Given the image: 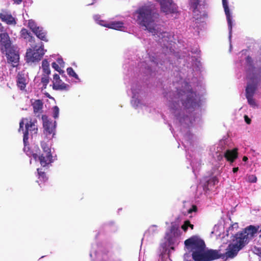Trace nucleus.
<instances>
[{"label":"nucleus","instance_id":"nucleus-1","mask_svg":"<svg viewBox=\"0 0 261 261\" xmlns=\"http://www.w3.org/2000/svg\"><path fill=\"white\" fill-rule=\"evenodd\" d=\"M178 74L179 77H176V79L173 81V85L176 89V94L169 93L166 96L181 133L189 141L192 135L188 129L200 119L199 117L192 119V112L200 107L201 99L199 94L192 91L191 85L188 84L187 80H183L179 73L176 75Z\"/></svg>","mask_w":261,"mask_h":261},{"label":"nucleus","instance_id":"nucleus-2","mask_svg":"<svg viewBox=\"0 0 261 261\" xmlns=\"http://www.w3.org/2000/svg\"><path fill=\"white\" fill-rule=\"evenodd\" d=\"M247 50H243L240 54V62L241 66L244 67L246 72V98L249 105L255 108L257 103L253 96L261 82V68L247 55Z\"/></svg>","mask_w":261,"mask_h":261},{"label":"nucleus","instance_id":"nucleus-3","mask_svg":"<svg viewBox=\"0 0 261 261\" xmlns=\"http://www.w3.org/2000/svg\"><path fill=\"white\" fill-rule=\"evenodd\" d=\"M137 20L140 25L144 27L152 35H155L158 26L155 22L159 14L155 13L154 5L148 2L140 7L134 14Z\"/></svg>","mask_w":261,"mask_h":261},{"label":"nucleus","instance_id":"nucleus-4","mask_svg":"<svg viewBox=\"0 0 261 261\" xmlns=\"http://www.w3.org/2000/svg\"><path fill=\"white\" fill-rule=\"evenodd\" d=\"M258 229V226L249 225L242 231L237 233L234 236L233 242L242 249L254 238Z\"/></svg>","mask_w":261,"mask_h":261},{"label":"nucleus","instance_id":"nucleus-5","mask_svg":"<svg viewBox=\"0 0 261 261\" xmlns=\"http://www.w3.org/2000/svg\"><path fill=\"white\" fill-rule=\"evenodd\" d=\"M25 124V130L23 133V144L24 147L29 145V138L30 136L33 138L35 135H36L38 128L36 125V121H32V120H29L27 118H23L19 123V131L23 128V125Z\"/></svg>","mask_w":261,"mask_h":261},{"label":"nucleus","instance_id":"nucleus-6","mask_svg":"<svg viewBox=\"0 0 261 261\" xmlns=\"http://www.w3.org/2000/svg\"><path fill=\"white\" fill-rule=\"evenodd\" d=\"M127 93L132 96L131 104L134 108L137 109L142 107L143 92L140 85L137 82H134L130 84Z\"/></svg>","mask_w":261,"mask_h":261},{"label":"nucleus","instance_id":"nucleus-7","mask_svg":"<svg viewBox=\"0 0 261 261\" xmlns=\"http://www.w3.org/2000/svg\"><path fill=\"white\" fill-rule=\"evenodd\" d=\"M154 36L155 39L162 45L163 47H166L167 49L169 48L170 52H172L171 43L173 40H175L173 36L167 32L164 31L161 27H158L156 29V32ZM168 51V50H166Z\"/></svg>","mask_w":261,"mask_h":261},{"label":"nucleus","instance_id":"nucleus-8","mask_svg":"<svg viewBox=\"0 0 261 261\" xmlns=\"http://www.w3.org/2000/svg\"><path fill=\"white\" fill-rule=\"evenodd\" d=\"M46 50L44 49V45L41 42L36 45L33 49L29 48L27 50L25 55V60L28 63H32L40 61Z\"/></svg>","mask_w":261,"mask_h":261},{"label":"nucleus","instance_id":"nucleus-9","mask_svg":"<svg viewBox=\"0 0 261 261\" xmlns=\"http://www.w3.org/2000/svg\"><path fill=\"white\" fill-rule=\"evenodd\" d=\"M93 18L97 24L101 26L121 31H124L125 30V27L123 20H117L115 19H113L111 20L107 21L101 19V16L99 15H94Z\"/></svg>","mask_w":261,"mask_h":261},{"label":"nucleus","instance_id":"nucleus-10","mask_svg":"<svg viewBox=\"0 0 261 261\" xmlns=\"http://www.w3.org/2000/svg\"><path fill=\"white\" fill-rule=\"evenodd\" d=\"M1 50L6 54L9 63L11 64L13 67H16L18 65L19 55L16 48L11 46V41L8 46H6L5 49Z\"/></svg>","mask_w":261,"mask_h":261},{"label":"nucleus","instance_id":"nucleus-11","mask_svg":"<svg viewBox=\"0 0 261 261\" xmlns=\"http://www.w3.org/2000/svg\"><path fill=\"white\" fill-rule=\"evenodd\" d=\"M43 121V127L44 129V133L47 136H51L53 138L55 135V131L56 128V122L53 121L51 119L48 118L46 115L42 116ZM48 138H50L49 136Z\"/></svg>","mask_w":261,"mask_h":261},{"label":"nucleus","instance_id":"nucleus-12","mask_svg":"<svg viewBox=\"0 0 261 261\" xmlns=\"http://www.w3.org/2000/svg\"><path fill=\"white\" fill-rule=\"evenodd\" d=\"M190 5L191 8L192 9L194 14V18L195 19L196 21L195 23L197 24L195 26V28H197L196 30L199 33V26L198 25L199 23V19H200V22H201V25H203L205 24L204 23L203 21H201V19L202 18V16H204V13H202L201 12H199L198 9V0H190Z\"/></svg>","mask_w":261,"mask_h":261},{"label":"nucleus","instance_id":"nucleus-13","mask_svg":"<svg viewBox=\"0 0 261 261\" xmlns=\"http://www.w3.org/2000/svg\"><path fill=\"white\" fill-rule=\"evenodd\" d=\"M185 245L187 247H191L194 251H204L205 244L201 240L194 237H191L185 241Z\"/></svg>","mask_w":261,"mask_h":261},{"label":"nucleus","instance_id":"nucleus-14","mask_svg":"<svg viewBox=\"0 0 261 261\" xmlns=\"http://www.w3.org/2000/svg\"><path fill=\"white\" fill-rule=\"evenodd\" d=\"M43 151L38 156L41 165L46 167L53 162L51 148H42Z\"/></svg>","mask_w":261,"mask_h":261},{"label":"nucleus","instance_id":"nucleus-15","mask_svg":"<svg viewBox=\"0 0 261 261\" xmlns=\"http://www.w3.org/2000/svg\"><path fill=\"white\" fill-rule=\"evenodd\" d=\"M223 6L224 9L225 13L226 16V19L228 23V29H229V39L230 41L231 37V32H232V16L230 13L228 3L226 0H222ZM232 48V45L231 44V42H230V51L231 50Z\"/></svg>","mask_w":261,"mask_h":261},{"label":"nucleus","instance_id":"nucleus-16","mask_svg":"<svg viewBox=\"0 0 261 261\" xmlns=\"http://www.w3.org/2000/svg\"><path fill=\"white\" fill-rule=\"evenodd\" d=\"M53 89L56 90H68L69 86L64 83L58 74H55L53 77Z\"/></svg>","mask_w":261,"mask_h":261},{"label":"nucleus","instance_id":"nucleus-17","mask_svg":"<svg viewBox=\"0 0 261 261\" xmlns=\"http://www.w3.org/2000/svg\"><path fill=\"white\" fill-rule=\"evenodd\" d=\"M10 40L8 33L6 32L4 27L0 23V48L4 49L6 46H8Z\"/></svg>","mask_w":261,"mask_h":261},{"label":"nucleus","instance_id":"nucleus-18","mask_svg":"<svg viewBox=\"0 0 261 261\" xmlns=\"http://www.w3.org/2000/svg\"><path fill=\"white\" fill-rule=\"evenodd\" d=\"M0 18L2 21L7 24L15 25L16 24V18L13 17L10 12L6 10H2L0 13Z\"/></svg>","mask_w":261,"mask_h":261},{"label":"nucleus","instance_id":"nucleus-19","mask_svg":"<svg viewBox=\"0 0 261 261\" xmlns=\"http://www.w3.org/2000/svg\"><path fill=\"white\" fill-rule=\"evenodd\" d=\"M29 82L27 74L24 71L19 72L17 76V85L21 90H24Z\"/></svg>","mask_w":261,"mask_h":261},{"label":"nucleus","instance_id":"nucleus-20","mask_svg":"<svg viewBox=\"0 0 261 261\" xmlns=\"http://www.w3.org/2000/svg\"><path fill=\"white\" fill-rule=\"evenodd\" d=\"M242 249L238 245L234 243L229 244L227 248V251L225 254V257L226 258H233L236 256L238 252Z\"/></svg>","mask_w":261,"mask_h":261},{"label":"nucleus","instance_id":"nucleus-21","mask_svg":"<svg viewBox=\"0 0 261 261\" xmlns=\"http://www.w3.org/2000/svg\"><path fill=\"white\" fill-rule=\"evenodd\" d=\"M206 261H211L219 258H224L225 255L220 253L219 250L210 249L206 251Z\"/></svg>","mask_w":261,"mask_h":261},{"label":"nucleus","instance_id":"nucleus-22","mask_svg":"<svg viewBox=\"0 0 261 261\" xmlns=\"http://www.w3.org/2000/svg\"><path fill=\"white\" fill-rule=\"evenodd\" d=\"M224 157L230 163H233L238 158V148H234L232 150L227 149L224 153Z\"/></svg>","mask_w":261,"mask_h":261},{"label":"nucleus","instance_id":"nucleus-23","mask_svg":"<svg viewBox=\"0 0 261 261\" xmlns=\"http://www.w3.org/2000/svg\"><path fill=\"white\" fill-rule=\"evenodd\" d=\"M192 255L195 261H206V251H193Z\"/></svg>","mask_w":261,"mask_h":261},{"label":"nucleus","instance_id":"nucleus-24","mask_svg":"<svg viewBox=\"0 0 261 261\" xmlns=\"http://www.w3.org/2000/svg\"><path fill=\"white\" fill-rule=\"evenodd\" d=\"M31 104L33 106L34 112L35 113H40L43 107V102L39 99L31 100Z\"/></svg>","mask_w":261,"mask_h":261},{"label":"nucleus","instance_id":"nucleus-25","mask_svg":"<svg viewBox=\"0 0 261 261\" xmlns=\"http://www.w3.org/2000/svg\"><path fill=\"white\" fill-rule=\"evenodd\" d=\"M34 33L36 35V36L39 38L40 39L47 42L48 40L46 38V31L42 28L39 27L34 32Z\"/></svg>","mask_w":261,"mask_h":261},{"label":"nucleus","instance_id":"nucleus-26","mask_svg":"<svg viewBox=\"0 0 261 261\" xmlns=\"http://www.w3.org/2000/svg\"><path fill=\"white\" fill-rule=\"evenodd\" d=\"M41 68L43 71L42 74L50 75V70L49 67V62L46 59L42 62Z\"/></svg>","mask_w":261,"mask_h":261},{"label":"nucleus","instance_id":"nucleus-27","mask_svg":"<svg viewBox=\"0 0 261 261\" xmlns=\"http://www.w3.org/2000/svg\"><path fill=\"white\" fill-rule=\"evenodd\" d=\"M146 65L147 63L146 62H140L139 64V67L140 68V72L141 73H144L148 75L151 73L152 70L148 66H147V68Z\"/></svg>","mask_w":261,"mask_h":261},{"label":"nucleus","instance_id":"nucleus-28","mask_svg":"<svg viewBox=\"0 0 261 261\" xmlns=\"http://www.w3.org/2000/svg\"><path fill=\"white\" fill-rule=\"evenodd\" d=\"M20 36L21 38L30 41L32 39L31 33L26 29H22L20 31Z\"/></svg>","mask_w":261,"mask_h":261},{"label":"nucleus","instance_id":"nucleus-29","mask_svg":"<svg viewBox=\"0 0 261 261\" xmlns=\"http://www.w3.org/2000/svg\"><path fill=\"white\" fill-rule=\"evenodd\" d=\"M32 148H23V151L29 156H33L34 159L36 160L38 158V154L34 152L32 150Z\"/></svg>","mask_w":261,"mask_h":261},{"label":"nucleus","instance_id":"nucleus-30","mask_svg":"<svg viewBox=\"0 0 261 261\" xmlns=\"http://www.w3.org/2000/svg\"><path fill=\"white\" fill-rule=\"evenodd\" d=\"M49 75L42 74L41 77V83L43 85L42 88L45 89L49 82Z\"/></svg>","mask_w":261,"mask_h":261},{"label":"nucleus","instance_id":"nucleus-31","mask_svg":"<svg viewBox=\"0 0 261 261\" xmlns=\"http://www.w3.org/2000/svg\"><path fill=\"white\" fill-rule=\"evenodd\" d=\"M67 72L70 76L74 77L77 80V82H80V79H79L78 75L75 72L72 68L68 67L67 69ZM76 82H77V81Z\"/></svg>","mask_w":261,"mask_h":261},{"label":"nucleus","instance_id":"nucleus-32","mask_svg":"<svg viewBox=\"0 0 261 261\" xmlns=\"http://www.w3.org/2000/svg\"><path fill=\"white\" fill-rule=\"evenodd\" d=\"M170 231V233L172 234L173 237H176L179 235V230L178 226L176 225H172Z\"/></svg>","mask_w":261,"mask_h":261},{"label":"nucleus","instance_id":"nucleus-33","mask_svg":"<svg viewBox=\"0 0 261 261\" xmlns=\"http://www.w3.org/2000/svg\"><path fill=\"white\" fill-rule=\"evenodd\" d=\"M28 27L32 30L33 33L39 27L36 22L32 19L29 20L28 21Z\"/></svg>","mask_w":261,"mask_h":261},{"label":"nucleus","instance_id":"nucleus-34","mask_svg":"<svg viewBox=\"0 0 261 261\" xmlns=\"http://www.w3.org/2000/svg\"><path fill=\"white\" fill-rule=\"evenodd\" d=\"M230 139L228 137H224L223 139L220 141V147H224V146L229 145Z\"/></svg>","mask_w":261,"mask_h":261},{"label":"nucleus","instance_id":"nucleus-35","mask_svg":"<svg viewBox=\"0 0 261 261\" xmlns=\"http://www.w3.org/2000/svg\"><path fill=\"white\" fill-rule=\"evenodd\" d=\"M150 62L151 63V66H153L154 65H158L159 66V64L162 65L163 64H164L165 63V61H158V59H156V58H154V57H152L151 58L150 57Z\"/></svg>","mask_w":261,"mask_h":261},{"label":"nucleus","instance_id":"nucleus-36","mask_svg":"<svg viewBox=\"0 0 261 261\" xmlns=\"http://www.w3.org/2000/svg\"><path fill=\"white\" fill-rule=\"evenodd\" d=\"M52 114L55 119L59 117V108L57 106H54L52 108Z\"/></svg>","mask_w":261,"mask_h":261},{"label":"nucleus","instance_id":"nucleus-37","mask_svg":"<svg viewBox=\"0 0 261 261\" xmlns=\"http://www.w3.org/2000/svg\"><path fill=\"white\" fill-rule=\"evenodd\" d=\"M246 180L250 183H255L257 181V177L255 175H248L247 176Z\"/></svg>","mask_w":261,"mask_h":261},{"label":"nucleus","instance_id":"nucleus-38","mask_svg":"<svg viewBox=\"0 0 261 261\" xmlns=\"http://www.w3.org/2000/svg\"><path fill=\"white\" fill-rule=\"evenodd\" d=\"M37 172L39 176V178H41L43 181H46L47 179L46 174L44 172L42 171L39 169H37Z\"/></svg>","mask_w":261,"mask_h":261},{"label":"nucleus","instance_id":"nucleus-39","mask_svg":"<svg viewBox=\"0 0 261 261\" xmlns=\"http://www.w3.org/2000/svg\"><path fill=\"white\" fill-rule=\"evenodd\" d=\"M51 65L52 67L59 72L61 73L62 71V70L61 69V67L56 62H53Z\"/></svg>","mask_w":261,"mask_h":261},{"label":"nucleus","instance_id":"nucleus-40","mask_svg":"<svg viewBox=\"0 0 261 261\" xmlns=\"http://www.w3.org/2000/svg\"><path fill=\"white\" fill-rule=\"evenodd\" d=\"M188 224H190V221L186 220L184 222V224L181 226V229L185 231L186 232L189 227Z\"/></svg>","mask_w":261,"mask_h":261},{"label":"nucleus","instance_id":"nucleus-41","mask_svg":"<svg viewBox=\"0 0 261 261\" xmlns=\"http://www.w3.org/2000/svg\"><path fill=\"white\" fill-rule=\"evenodd\" d=\"M197 211V207L195 205H192V207L188 211V214H191L193 212H196Z\"/></svg>","mask_w":261,"mask_h":261},{"label":"nucleus","instance_id":"nucleus-42","mask_svg":"<svg viewBox=\"0 0 261 261\" xmlns=\"http://www.w3.org/2000/svg\"><path fill=\"white\" fill-rule=\"evenodd\" d=\"M57 63L61 67H64V62L61 58H58L57 59Z\"/></svg>","mask_w":261,"mask_h":261},{"label":"nucleus","instance_id":"nucleus-43","mask_svg":"<svg viewBox=\"0 0 261 261\" xmlns=\"http://www.w3.org/2000/svg\"><path fill=\"white\" fill-rule=\"evenodd\" d=\"M244 120L246 122V123L248 124H250L251 122V119L249 118L248 116L247 115L244 116Z\"/></svg>","mask_w":261,"mask_h":261},{"label":"nucleus","instance_id":"nucleus-44","mask_svg":"<svg viewBox=\"0 0 261 261\" xmlns=\"http://www.w3.org/2000/svg\"><path fill=\"white\" fill-rule=\"evenodd\" d=\"M255 251L256 254H257L259 256H261V248H255Z\"/></svg>","mask_w":261,"mask_h":261},{"label":"nucleus","instance_id":"nucleus-45","mask_svg":"<svg viewBox=\"0 0 261 261\" xmlns=\"http://www.w3.org/2000/svg\"><path fill=\"white\" fill-rule=\"evenodd\" d=\"M22 0H13L15 4H20L22 2Z\"/></svg>","mask_w":261,"mask_h":261},{"label":"nucleus","instance_id":"nucleus-46","mask_svg":"<svg viewBox=\"0 0 261 261\" xmlns=\"http://www.w3.org/2000/svg\"><path fill=\"white\" fill-rule=\"evenodd\" d=\"M238 170H239L238 167H234L232 169V171L233 173H236V172H238Z\"/></svg>","mask_w":261,"mask_h":261},{"label":"nucleus","instance_id":"nucleus-47","mask_svg":"<svg viewBox=\"0 0 261 261\" xmlns=\"http://www.w3.org/2000/svg\"><path fill=\"white\" fill-rule=\"evenodd\" d=\"M242 160L244 162H247L248 159L246 156H244Z\"/></svg>","mask_w":261,"mask_h":261},{"label":"nucleus","instance_id":"nucleus-48","mask_svg":"<svg viewBox=\"0 0 261 261\" xmlns=\"http://www.w3.org/2000/svg\"><path fill=\"white\" fill-rule=\"evenodd\" d=\"M189 225V227L191 229H193L194 228V225L192 224H191V223L190 222V224H188Z\"/></svg>","mask_w":261,"mask_h":261},{"label":"nucleus","instance_id":"nucleus-49","mask_svg":"<svg viewBox=\"0 0 261 261\" xmlns=\"http://www.w3.org/2000/svg\"><path fill=\"white\" fill-rule=\"evenodd\" d=\"M191 51L195 54H198V52H199L198 49L197 48H196L195 50H194V51L192 50Z\"/></svg>","mask_w":261,"mask_h":261},{"label":"nucleus","instance_id":"nucleus-50","mask_svg":"<svg viewBox=\"0 0 261 261\" xmlns=\"http://www.w3.org/2000/svg\"><path fill=\"white\" fill-rule=\"evenodd\" d=\"M4 79L3 76L0 75V82H1Z\"/></svg>","mask_w":261,"mask_h":261},{"label":"nucleus","instance_id":"nucleus-51","mask_svg":"<svg viewBox=\"0 0 261 261\" xmlns=\"http://www.w3.org/2000/svg\"><path fill=\"white\" fill-rule=\"evenodd\" d=\"M51 145V144H46V146Z\"/></svg>","mask_w":261,"mask_h":261},{"label":"nucleus","instance_id":"nucleus-52","mask_svg":"<svg viewBox=\"0 0 261 261\" xmlns=\"http://www.w3.org/2000/svg\"><path fill=\"white\" fill-rule=\"evenodd\" d=\"M156 227V226H155V225H153V226H152V227Z\"/></svg>","mask_w":261,"mask_h":261},{"label":"nucleus","instance_id":"nucleus-53","mask_svg":"<svg viewBox=\"0 0 261 261\" xmlns=\"http://www.w3.org/2000/svg\"><path fill=\"white\" fill-rule=\"evenodd\" d=\"M42 147H45L44 145L42 144Z\"/></svg>","mask_w":261,"mask_h":261},{"label":"nucleus","instance_id":"nucleus-54","mask_svg":"<svg viewBox=\"0 0 261 261\" xmlns=\"http://www.w3.org/2000/svg\"><path fill=\"white\" fill-rule=\"evenodd\" d=\"M52 57H55V55H52Z\"/></svg>","mask_w":261,"mask_h":261},{"label":"nucleus","instance_id":"nucleus-55","mask_svg":"<svg viewBox=\"0 0 261 261\" xmlns=\"http://www.w3.org/2000/svg\"><path fill=\"white\" fill-rule=\"evenodd\" d=\"M93 1H94V0H93Z\"/></svg>","mask_w":261,"mask_h":261}]
</instances>
